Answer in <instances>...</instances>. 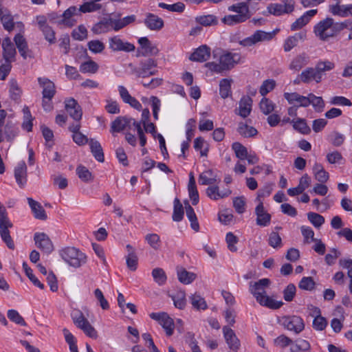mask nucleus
<instances>
[{
	"instance_id": "obj_1",
	"label": "nucleus",
	"mask_w": 352,
	"mask_h": 352,
	"mask_svg": "<svg viewBox=\"0 0 352 352\" xmlns=\"http://www.w3.org/2000/svg\"><path fill=\"white\" fill-rule=\"evenodd\" d=\"M270 279L266 278L254 283H250V292L261 305L276 309L280 308L283 302L276 300L267 295L266 289L270 286Z\"/></svg>"
},
{
	"instance_id": "obj_2",
	"label": "nucleus",
	"mask_w": 352,
	"mask_h": 352,
	"mask_svg": "<svg viewBox=\"0 0 352 352\" xmlns=\"http://www.w3.org/2000/svg\"><path fill=\"white\" fill-rule=\"evenodd\" d=\"M240 60L241 55L239 53L226 52L219 56V63L209 62L206 64V67L212 72L222 73L230 70Z\"/></svg>"
},
{
	"instance_id": "obj_3",
	"label": "nucleus",
	"mask_w": 352,
	"mask_h": 352,
	"mask_svg": "<svg viewBox=\"0 0 352 352\" xmlns=\"http://www.w3.org/2000/svg\"><path fill=\"white\" fill-rule=\"evenodd\" d=\"M339 23H334L332 18L327 17L319 21L314 28V32L322 41H327L335 36L341 29L338 28Z\"/></svg>"
},
{
	"instance_id": "obj_4",
	"label": "nucleus",
	"mask_w": 352,
	"mask_h": 352,
	"mask_svg": "<svg viewBox=\"0 0 352 352\" xmlns=\"http://www.w3.org/2000/svg\"><path fill=\"white\" fill-rule=\"evenodd\" d=\"M59 255L67 264L74 268L80 267L87 263L85 254L74 247L62 249Z\"/></svg>"
},
{
	"instance_id": "obj_5",
	"label": "nucleus",
	"mask_w": 352,
	"mask_h": 352,
	"mask_svg": "<svg viewBox=\"0 0 352 352\" xmlns=\"http://www.w3.org/2000/svg\"><path fill=\"white\" fill-rule=\"evenodd\" d=\"M12 226L13 224L8 217L5 206L0 202V236L8 248L11 250H14L15 247L9 231V228Z\"/></svg>"
},
{
	"instance_id": "obj_6",
	"label": "nucleus",
	"mask_w": 352,
	"mask_h": 352,
	"mask_svg": "<svg viewBox=\"0 0 352 352\" xmlns=\"http://www.w3.org/2000/svg\"><path fill=\"white\" fill-rule=\"evenodd\" d=\"M274 35V32H267L262 30H256L253 34L239 41V43L244 47H249L259 43L269 41L273 38Z\"/></svg>"
},
{
	"instance_id": "obj_7",
	"label": "nucleus",
	"mask_w": 352,
	"mask_h": 352,
	"mask_svg": "<svg viewBox=\"0 0 352 352\" xmlns=\"http://www.w3.org/2000/svg\"><path fill=\"white\" fill-rule=\"evenodd\" d=\"M156 67V60L148 58L142 61L140 67H133L132 69V73L135 74L138 78H146L155 75L157 73V70L155 69Z\"/></svg>"
},
{
	"instance_id": "obj_8",
	"label": "nucleus",
	"mask_w": 352,
	"mask_h": 352,
	"mask_svg": "<svg viewBox=\"0 0 352 352\" xmlns=\"http://www.w3.org/2000/svg\"><path fill=\"white\" fill-rule=\"evenodd\" d=\"M151 318L157 321L163 327L168 336L173 335L174 331V322L173 320L165 312L151 313L150 315Z\"/></svg>"
},
{
	"instance_id": "obj_9",
	"label": "nucleus",
	"mask_w": 352,
	"mask_h": 352,
	"mask_svg": "<svg viewBox=\"0 0 352 352\" xmlns=\"http://www.w3.org/2000/svg\"><path fill=\"white\" fill-rule=\"evenodd\" d=\"M280 321L285 329L296 334L300 333L305 328L303 320L297 316H284Z\"/></svg>"
},
{
	"instance_id": "obj_10",
	"label": "nucleus",
	"mask_w": 352,
	"mask_h": 352,
	"mask_svg": "<svg viewBox=\"0 0 352 352\" xmlns=\"http://www.w3.org/2000/svg\"><path fill=\"white\" fill-rule=\"evenodd\" d=\"M283 4L271 3L267 9L269 14L280 16L289 14L294 11L295 2L294 0H283Z\"/></svg>"
},
{
	"instance_id": "obj_11",
	"label": "nucleus",
	"mask_w": 352,
	"mask_h": 352,
	"mask_svg": "<svg viewBox=\"0 0 352 352\" xmlns=\"http://www.w3.org/2000/svg\"><path fill=\"white\" fill-rule=\"evenodd\" d=\"M81 14L78 8L74 6H70L61 14L60 26L65 28H72L74 26L77 22V17Z\"/></svg>"
},
{
	"instance_id": "obj_12",
	"label": "nucleus",
	"mask_w": 352,
	"mask_h": 352,
	"mask_svg": "<svg viewBox=\"0 0 352 352\" xmlns=\"http://www.w3.org/2000/svg\"><path fill=\"white\" fill-rule=\"evenodd\" d=\"M109 47L113 52H133L135 45L131 43L124 41L118 36H114L109 38Z\"/></svg>"
},
{
	"instance_id": "obj_13",
	"label": "nucleus",
	"mask_w": 352,
	"mask_h": 352,
	"mask_svg": "<svg viewBox=\"0 0 352 352\" xmlns=\"http://www.w3.org/2000/svg\"><path fill=\"white\" fill-rule=\"evenodd\" d=\"M136 122L133 118L126 116L117 117L111 124L110 131L112 133H120L125 130H130L133 122Z\"/></svg>"
},
{
	"instance_id": "obj_14",
	"label": "nucleus",
	"mask_w": 352,
	"mask_h": 352,
	"mask_svg": "<svg viewBox=\"0 0 352 352\" xmlns=\"http://www.w3.org/2000/svg\"><path fill=\"white\" fill-rule=\"evenodd\" d=\"M329 11L333 16L348 17L352 16V4H342L340 1L338 0L335 3L329 6Z\"/></svg>"
},
{
	"instance_id": "obj_15",
	"label": "nucleus",
	"mask_w": 352,
	"mask_h": 352,
	"mask_svg": "<svg viewBox=\"0 0 352 352\" xmlns=\"http://www.w3.org/2000/svg\"><path fill=\"white\" fill-rule=\"evenodd\" d=\"M34 240L38 248L46 254L54 250V245L49 236L43 232H37L34 234Z\"/></svg>"
},
{
	"instance_id": "obj_16",
	"label": "nucleus",
	"mask_w": 352,
	"mask_h": 352,
	"mask_svg": "<svg viewBox=\"0 0 352 352\" xmlns=\"http://www.w3.org/2000/svg\"><path fill=\"white\" fill-rule=\"evenodd\" d=\"M298 78L301 82L306 84L312 81L319 83L322 80L315 67H307L299 74Z\"/></svg>"
},
{
	"instance_id": "obj_17",
	"label": "nucleus",
	"mask_w": 352,
	"mask_h": 352,
	"mask_svg": "<svg viewBox=\"0 0 352 352\" xmlns=\"http://www.w3.org/2000/svg\"><path fill=\"white\" fill-rule=\"evenodd\" d=\"M223 337L229 348L233 351H237L240 347V341L234 331L228 326L223 327Z\"/></svg>"
},
{
	"instance_id": "obj_18",
	"label": "nucleus",
	"mask_w": 352,
	"mask_h": 352,
	"mask_svg": "<svg viewBox=\"0 0 352 352\" xmlns=\"http://www.w3.org/2000/svg\"><path fill=\"white\" fill-rule=\"evenodd\" d=\"M206 194L210 199L217 201L228 197L231 194V190L229 188L220 190L217 185L212 184L206 188Z\"/></svg>"
},
{
	"instance_id": "obj_19",
	"label": "nucleus",
	"mask_w": 352,
	"mask_h": 352,
	"mask_svg": "<svg viewBox=\"0 0 352 352\" xmlns=\"http://www.w3.org/2000/svg\"><path fill=\"white\" fill-rule=\"evenodd\" d=\"M310 58L305 52L294 56L289 65V69L294 72H299L302 68L309 64Z\"/></svg>"
},
{
	"instance_id": "obj_20",
	"label": "nucleus",
	"mask_w": 352,
	"mask_h": 352,
	"mask_svg": "<svg viewBox=\"0 0 352 352\" xmlns=\"http://www.w3.org/2000/svg\"><path fill=\"white\" fill-rule=\"evenodd\" d=\"M65 109L69 116L75 120L79 121L82 115V109L77 101L73 98H69L65 101Z\"/></svg>"
},
{
	"instance_id": "obj_21",
	"label": "nucleus",
	"mask_w": 352,
	"mask_h": 352,
	"mask_svg": "<svg viewBox=\"0 0 352 352\" xmlns=\"http://www.w3.org/2000/svg\"><path fill=\"white\" fill-rule=\"evenodd\" d=\"M2 48L3 60L11 63L14 62L16 52L14 45L9 37H6L3 40Z\"/></svg>"
},
{
	"instance_id": "obj_22",
	"label": "nucleus",
	"mask_w": 352,
	"mask_h": 352,
	"mask_svg": "<svg viewBox=\"0 0 352 352\" xmlns=\"http://www.w3.org/2000/svg\"><path fill=\"white\" fill-rule=\"evenodd\" d=\"M38 82L43 88V98L52 99L56 94L54 83L47 78H38Z\"/></svg>"
},
{
	"instance_id": "obj_23",
	"label": "nucleus",
	"mask_w": 352,
	"mask_h": 352,
	"mask_svg": "<svg viewBox=\"0 0 352 352\" xmlns=\"http://www.w3.org/2000/svg\"><path fill=\"white\" fill-rule=\"evenodd\" d=\"M228 10L230 12L236 13V14L242 16V18L245 21L249 19L252 16L248 2H238L232 6H230L228 8Z\"/></svg>"
},
{
	"instance_id": "obj_24",
	"label": "nucleus",
	"mask_w": 352,
	"mask_h": 352,
	"mask_svg": "<svg viewBox=\"0 0 352 352\" xmlns=\"http://www.w3.org/2000/svg\"><path fill=\"white\" fill-rule=\"evenodd\" d=\"M255 213L258 226L265 227L270 224L271 215L265 211L262 201H260V203L256 207Z\"/></svg>"
},
{
	"instance_id": "obj_25",
	"label": "nucleus",
	"mask_w": 352,
	"mask_h": 352,
	"mask_svg": "<svg viewBox=\"0 0 352 352\" xmlns=\"http://www.w3.org/2000/svg\"><path fill=\"white\" fill-rule=\"evenodd\" d=\"M138 43L141 46V51L138 50V53L142 56L156 55L159 50L156 46L153 45L146 37H141L138 39Z\"/></svg>"
},
{
	"instance_id": "obj_26",
	"label": "nucleus",
	"mask_w": 352,
	"mask_h": 352,
	"mask_svg": "<svg viewBox=\"0 0 352 352\" xmlns=\"http://www.w3.org/2000/svg\"><path fill=\"white\" fill-rule=\"evenodd\" d=\"M118 92L120 98L123 100L124 102L129 104L131 107L140 110L142 108V104L140 102L136 100L134 97L131 96L126 89V88L122 85L118 86Z\"/></svg>"
},
{
	"instance_id": "obj_27",
	"label": "nucleus",
	"mask_w": 352,
	"mask_h": 352,
	"mask_svg": "<svg viewBox=\"0 0 352 352\" xmlns=\"http://www.w3.org/2000/svg\"><path fill=\"white\" fill-rule=\"evenodd\" d=\"M318 12L316 9H313L307 11L302 16L297 19L291 25L292 31L301 29L303 26L309 23L310 19L315 16Z\"/></svg>"
},
{
	"instance_id": "obj_28",
	"label": "nucleus",
	"mask_w": 352,
	"mask_h": 352,
	"mask_svg": "<svg viewBox=\"0 0 352 352\" xmlns=\"http://www.w3.org/2000/svg\"><path fill=\"white\" fill-rule=\"evenodd\" d=\"M14 177L16 183L23 188L27 182V166L23 161L18 163L14 169Z\"/></svg>"
},
{
	"instance_id": "obj_29",
	"label": "nucleus",
	"mask_w": 352,
	"mask_h": 352,
	"mask_svg": "<svg viewBox=\"0 0 352 352\" xmlns=\"http://www.w3.org/2000/svg\"><path fill=\"white\" fill-rule=\"evenodd\" d=\"M252 106V100L250 96H245L241 98L239 103V108L236 109V113L242 118L248 117L251 111Z\"/></svg>"
},
{
	"instance_id": "obj_30",
	"label": "nucleus",
	"mask_w": 352,
	"mask_h": 352,
	"mask_svg": "<svg viewBox=\"0 0 352 352\" xmlns=\"http://www.w3.org/2000/svg\"><path fill=\"white\" fill-rule=\"evenodd\" d=\"M284 98L291 104H294L296 102L298 103L297 106L298 107H307L309 106V102L307 96H301L296 92L285 93Z\"/></svg>"
},
{
	"instance_id": "obj_31",
	"label": "nucleus",
	"mask_w": 352,
	"mask_h": 352,
	"mask_svg": "<svg viewBox=\"0 0 352 352\" xmlns=\"http://www.w3.org/2000/svg\"><path fill=\"white\" fill-rule=\"evenodd\" d=\"M210 56V49L206 45H201L197 48L191 55L190 59L193 61L204 62Z\"/></svg>"
},
{
	"instance_id": "obj_32",
	"label": "nucleus",
	"mask_w": 352,
	"mask_h": 352,
	"mask_svg": "<svg viewBox=\"0 0 352 352\" xmlns=\"http://www.w3.org/2000/svg\"><path fill=\"white\" fill-rule=\"evenodd\" d=\"M306 38V34L304 32L296 33L293 36H289L284 43L283 47L285 52L291 51L294 47H296L299 41H305Z\"/></svg>"
},
{
	"instance_id": "obj_33",
	"label": "nucleus",
	"mask_w": 352,
	"mask_h": 352,
	"mask_svg": "<svg viewBox=\"0 0 352 352\" xmlns=\"http://www.w3.org/2000/svg\"><path fill=\"white\" fill-rule=\"evenodd\" d=\"M220 181V179L214 175L212 170H207L199 176V183L203 186L219 184Z\"/></svg>"
},
{
	"instance_id": "obj_34",
	"label": "nucleus",
	"mask_w": 352,
	"mask_h": 352,
	"mask_svg": "<svg viewBox=\"0 0 352 352\" xmlns=\"http://www.w3.org/2000/svg\"><path fill=\"white\" fill-rule=\"evenodd\" d=\"M112 30V18L104 19L96 23L91 31L96 34H101Z\"/></svg>"
},
{
	"instance_id": "obj_35",
	"label": "nucleus",
	"mask_w": 352,
	"mask_h": 352,
	"mask_svg": "<svg viewBox=\"0 0 352 352\" xmlns=\"http://www.w3.org/2000/svg\"><path fill=\"white\" fill-rule=\"evenodd\" d=\"M28 202L36 219L45 220L47 219L45 211L38 201L32 198H28Z\"/></svg>"
},
{
	"instance_id": "obj_36",
	"label": "nucleus",
	"mask_w": 352,
	"mask_h": 352,
	"mask_svg": "<svg viewBox=\"0 0 352 352\" xmlns=\"http://www.w3.org/2000/svg\"><path fill=\"white\" fill-rule=\"evenodd\" d=\"M290 352H311L310 343L304 339L298 338L292 342Z\"/></svg>"
},
{
	"instance_id": "obj_37",
	"label": "nucleus",
	"mask_w": 352,
	"mask_h": 352,
	"mask_svg": "<svg viewBox=\"0 0 352 352\" xmlns=\"http://www.w3.org/2000/svg\"><path fill=\"white\" fill-rule=\"evenodd\" d=\"M145 24L151 30H160L164 26V21L159 16L148 14L145 19Z\"/></svg>"
},
{
	"instance_id": "obj_38",
	"label": "nucleus",
	"mask_w": 352,
	"mask_h": 352,
	"mask_svg": "<svg viewBox=\"0 0 352 352\" xmlns=\"http://www.w3.org/2000/svg\"><path fill=\"white\" fill-rule=\"evenodd\" d=\"M313 173L315 179L320 183H325L328 181L329 175L324 170L323 166L320 163H315L313 166Z\"/></svg>"
},
{
	"instance_id": "obj_39",
	"label": "nucleus",
	"mask_w": 352,
	"mask_h": 352,
	"mask_svg": "<svg viewBox=\"0 0 352 352\" xmlns=\"http://www.w3.org/2000/svg\"><path fill=\"white\" fill-rule=\"evenodd\" d=\"M14 43L19 50V52L21 56L26 58L28 56L29 52L28 44L24 36L21 34H17L14 38Z\"/></svg>"
},
{
	"instance_id": "obj_40",
	"label": "nucleus",
	"mask_w": 352,
	"mask_h": 352,
	"mask_svg": "<svg viewBox=\"0 0 352 352\" xmlns=\"http://www.w3.org/2000/svg\"><path fill=\"white\" fill-rule=\"evenodd\" d=\"M177 273L179 280L185 285L191 283L197 276L195 274L188 272L184 267H177Z\"/></svg>"
},
{
	"instance_id": "obj_41",
	"label": "nucleus",
	"mask_w": 352,
	"mask_h": 352,
	"mask_svg": "<svg viewBox=\"0 0 352 352\" xmlns=\"http://www.w3.org/2000/svg\"><path fill=\"white\" fill-rule=\"evenodd\" d=\"M84 1L85 3L78 8L80 14L98 11L102 8L100 3H95L91 0Z\"/></svg>"
},
{
	"instance_id": "obj_42",
	"label": "nucleus",
	"mask_w": 352,
	"mask_h": 352,
	"mask_svg": "<svg viewBox=\"0 0 352 352\" xmlns=\"http://www.w3.org/2000/svg\"><path fill=\"white\" fill-rule=\"evenodd\" d=\"M89 145L94 157L100 162H104V154L100 144L98 141L91 139Z\"/></svg>"
},
{
	"instance_id": "obj_43",
	"label": "nucleus",
	"mask_w": 352,
	"mask_h": 352,
	"mask_svg": "<svg viewBox=\"0 0 352 352\" xmlns=\"http://www.w3.org/2000/svg\"><path fill=\"white\" fill-rule=\"evenodd\" d=\"M238 133L244 138H251L255 136L258 131L251 126H249L243 122H240L237 129Z\"/></svg>"
},
{
	"instance_id": "obj_44",
	"label": "nucleus",
	"mask_w": 352,
	"mask_h": 352,
	"mask_svg": "<svg viewBox=\"0 0 352 352\" xmlns=\"http://www.w3.org/2000/svg\"><path fill=\"white\" fill-rule=\"evenodd\" d=\"M231 79L223 78L219 82V94L222 98H226L231 94Z\"/></svg>"
},
{
	"instance_id": "obj_45",
	"label": "nucleus",
	"mask_w": 352,
	"mask_h": 352,
	"mask_svg": "<svg viewBox=\"0 0 352 352\" xmlns=\"http://www.w3.org/2000/svg\"><path fill=\"white\" fill-rule=\"evenodd\" d=\"M292 124L295 130L302 134H309L311 132V129L307 124L305 119L297 118L296 120H292Z\"/></svg>"
},
{
	"instance_id": "obj_46",
	"label": "nucleus",
	"mask_w": 352,
	"mask_h": 352,
	"mask_svg": "<svg viewBox=\"0 0 352 352\" xmlns=\"http://www.w3.org/2000/svg\"><path fill=\"white\" fill-rule=\"evenodd\" d=\"M315 67L316 68L320 77L322 78L323 73L329 72L335 68V63L327 60L319 61L317 63Z\"/></svg>"
},
{
	"instance_id": "obj_47",
	"label": "nucleus",
	"mask_w": 352,
	"mask_h": 352,
	"mask_svg": "<svg viewBox=\"0 0 352 352\" xmlns=\"http://www.w3.org/2000/svg\"><path fill=\"white\" fill-rule=\"evenodd\" d=\"M99 68L98 65L94 60H89L82 63L80 66V71L82 73L95 74Z\"/></svg>"
},
{
	"instance_id": "obj_48",
	"label": "nucleus",
	"mask_w": 352,
	"mask_h": 352,
	"mask_svg": "<svg viewBox=\"0 0 352 352\" xmlns=\"http://www.w3.org/2000/svg\"><path fill=\"white\" fill-rule=\"evenodd\" d=\"M1 21L3 26V28L6 30H7L8 32H11L14 30V22L13 16L8 11L1 16Z\"/></svg>"
},
{
	"instance_id": "obj_49",
	"label": "nucleus",
	"mask_w": 352,
	"mask_h": 352,
	"mask_svg": "<svg viewBox=\"0 0 352 352\" xmlns=\"http://www.w3.org/2000/svg\"><path fill=\"white\" fill-rule=\"evenodd\" d=\"M192 307L196 309H206L207 304L204 298L197 294H192L190 297Z\"/></svg>"
},
{
	"instance_id": "obj_50",
	"label": "nucleus",
	"mask_w": 352,
	"mask_h": 352,
	"mask_svg": "<svg viewBox=\"0 0 352 352\" xmlns=\"http://www.w3.org/2000/svg\"><path fill=\"white\" fill-rule=\"evenodd\" d=\"M232 148L234 151L235 155L240 160H244L247 157L248 150L241 143L236 142L232 144Z\"/></svg>"
},
{
	"instance_id": "obj_51",
	"label": "nucleus",
	"mask_w": 352,
	"mask_h": 352,
	"mask_svg": "<svg viewBox=\"0 0 352 352\" xmlns=\"http://www.w3.org/2000/svg\"><path fill=\"white\" fill-rule=\"evenodd\" d=\"M3 133L8 140H12L18 133V129L12 122H8L4 127Z\"/></svg>"
},
{
	"instance_id": "obj_52",
	"label": "nucleus",
	"mask_w": 352,
	"mask_h": 352,
	"mask_svg": "<svg viewBox=\"0 0 352 352\" xmlns=\"http://www.w3.org/2000/svg\"><path fill=\"white\" fill-rule=\"evenodd\" d=\"M175 307L183 309L186 306V294L184 292H178L176 294L171 296Z\"/></svg>"
},
{
	"instance_id": "obj_53",
	"label": "nucleus",
	"mask_w": 352,
	"mask_h": 352,
	"mask_svg": "<svg viewBox=\"0 0 352 352\" xmlns=\"http://www.w3.org/2000/svg\"><path fill=\"white\" fill-rule=\"evenodd\" d=\"M76 173L78 177L85 182H89L93 180L91 173L83 166H78L76 168Z\"/></svg>"
},
{
	"instance_id": "obj_54",
	"label": "nucleus",
	"mask_w": 352,
	"mask_h": 352,
	"mask_svg": "<svg viewBox=\"0 0 352 352\" xmlns=\"http://www.w3.org/2000/svg\"><path fill=\"white\" fill-rule=\"evenodd\" d=\"M72 317L74 324L80 329L89 322L83 314L79 310L74 311L72 314Z\"/></svg>"
},
{
	"instance_id": "obj_55",
	"label": "nucleus",
	"mask_w": 352,
	"mask_h": 352,
	"mask_svg": "<svg viewBox=\"0 0 352 352\" xmlns=\"http://www.w3.org/2000/svg\"><path fill=\"white\" fill-rule=\"evenodd\" d=\"M23 268L27 275V276L29 278V279L32 282V283L39 287L40 289H44V285L41 283L39 280L34 276L33 274L32 270L29 267L26 263H23Z\"/></svg>"
},
{
	"instance_id": "obj_56",
	"label": "nucleus",
	"mask_w": 352,
	"mask_h": 352,
	"mask_svg": "<svg viewBox=\"0 0 352 352\" xmlns=\"http://www.w3.org/2000/svg\"><path fill=\"white\" fill-rule=\"evenodd\" d=\"M307 98L309 102V105L312 104V106L317 110V111H322L324 108V104L323 99L322 97L316 96L313 94H309L307 96Z\"/></svg>"
},
{
	"instance_id": "obj_57",
	"label": "nucleus",
	"mask_w": 352,
	"mask_h": 352,
	"mask_svg": "<svg viewBox=\"0 0 352 352\" xmlns=\"http://www.w3.org/2000/svg\"><path fill=\"white\" fill-rule=\"evenodd\" d=\"M184 216V209L179 200L175 199L174 201V210L173 214V219L175 221H180Z\"/></svg>"
},
{
	"instance_id": "obj_58",
	"label": "nucleus",
	"mask_w": 352,
	"mask_h": 352,
	"mask_svg": "<svg viewBox=\"0 0 352 352\" xmlns=\"http://www.w3.org/2000/svg\"><path fill=\"white\" fill-rule=\"evenodd\" d=\"M72 36L77 41H83L87 37V28L83 25H78L72 31Z\"/></svg>"
},
{
	"instance_id": "obj_59",
	"label": "nucleus",
	"mask_w": 352,
	"mask_h": 352,
	"mask_svg": "<svg viewBox=\"0 0 352 352\" xmlns=\"http://www.w3.org/2000/svg\"><path fill=\"white\" fill-rule=\"evenodd\" d=\"M158 6L161 8L168 10V11L176 12H182L185 8V5L182 2H177L171 5L165 3H160Z\"/></svg>"
},
{
	"instance_id": "obj_60",
	"label": "nucleus",
	"mask_w": 352,
	"mask_h": 352,
	"mask_svg": "<svg viewBox=\"0 0 352 352\" xmlns=\"http://www.w3.org/2000/svg\"><path fill=\"white\" fill-rule=\"evenodd\" d=\"M145 240L155 250H157L160 248L161 241L158 234L154 233L148 234L145 236Z\"/></svg>"
},
{
	"instance_id": "obj_61",
	"label": "nucleus",
	"mask_w": 352,
	"mask_h": 352,
	"mask_svg": "<svg viewBox=\"0 0 352 352\" xmlns=\"http://www.w3.org/2000/svg\"><path fill=\"white\" fill-rule=\"evenodd\" d=\"M87 46L89 50L94 53H101L105 48L104 44L99 40H92L88 42Z\"/></svg>"
},
{
	"instance_id": "obj_62",
	"label": "nucleus",
	"mask_w": 352,
	"mask_h": 352,
	"mask_svg": "<svg viewBox=\"0 0 352 352\" xmlns=\"http://www.w3.org/2000/svg\"><path fill=\"white\" fill-rule=\"evenodd\" d=\"M315 282L314 279L310 277H303L298 283V287L302 290L311 291L315 287Z\"/></svg>"
},
{
	"instance_id": "obj_63",
	"label": "nucleus",
	"mask_w": 352,
	"mask_h": 352,
	"mask_svg": "<svg viewBox=\"0 0 352 352\" xmlns=\"http://www.w3.org/2000/svg\"><path fill=\"white\" fill-rule=\"evenodd\" d=\"M293 340L285 335H280L274 340L276 346L284 349L288 346H291Z\"/></svg>"
},
{
	"instance_id": "obj_64",
	"label": "nucleus",
	"mask_w": 352,
	"mask_h": 352,
	"mask_svg": "<svg viewBox=\"0 0 352 352\" xmlns=\"http://www.w3.org/2000/svg\"><path fill=\"white\" fill-rule=\"evenodd\" d=\"M307 219L317 228H320L324 223V218L315 212H309L307 214Z\"/></svg>"
}]
</instances>
